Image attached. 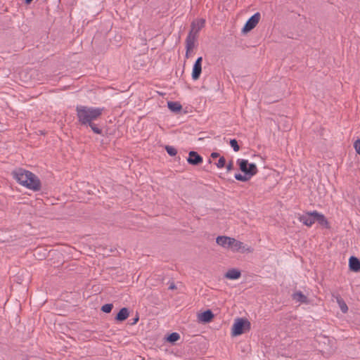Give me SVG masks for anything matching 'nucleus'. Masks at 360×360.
<instances>
[{
    "label": "nucleus",
    "instance_id": "4468645a",
    "mask_svg": "<svg viewBox=\"0 0 360 360\" xmlns=\"http://www.w3.org/2000/svg\"><path fill=\"white\" fill-rule=\"evenodd\" d=\"M195 46L194 37L192 34H188L186 39V58H188L190 57V53L193 50Z\"/></svg>",
    "mask_w": 360,
    "mask_h": 360
},
{
    "label": "nucleus",
    "instance_id": "cd10ccee",
    "mask_svg": "<svg viewBox=\"0 0 360 360\" xmlns=\"http://www.w3.org/2000/svg\"><path fill=\"white\" fill-rule=\"evenodd\" d=\"M226 165V160L224 157H220L218 162L216 163V166L218 168H223Z\"/></svg>",
    "mask_w": 360,
    "mask_h": 360
},
{
    "label": "nucleus",
    "instance_id": "f3484780",
    "mask_svg": "<svg viewBox=\"0 0 360 360\" xmlns=\"http://www.w3.org/2000/svg\"><path fill=\"white\" fill-rule=\"evenodd\" d=\"M294 300L300 303L307 304L309 302L308 298L301 291L295 292L292 295Z\"/></svg>",
    "mask_w": 360,
    "mask_h": 360
},
{
    "label": "nucleus",
    "instance_id": "f8f14e48",
    "mask_svg": "<svg viewBox=\"0 0 360 360\" xmlns=\"http://www.w3.org/2000/svg\"><path fill=\"white\" fill-rule=\"evenodd\" d=\"M299 219L304 225L310 227L315 222L314 216L311 214V212H307L305 214L302 215L299 217Z\"/></svg>",
    "mask_w": 360,
    "mask_h": 360
},
{
    "label": "nucleus",
    "instance_id": "bb28decb",
    "mask_svg": "<svg viewBox=\"0 0 360 360\" xmlns=\"http://www.w3.org/2000/svg\"><path fill=\"white\" fill-rule=\"evenodd\" d=\"M230 145L235 152H237L240 150V146L238 143V141L236 139H231Z\"/></svg>",
    "mask_w": 360,
    "mask_h": 360
},
{
    "label": "nucleus",
    "instance_id": "b1692460",
    "mask_svg": "<svg viewBox=\"0 0 360 360\" xmlns=\"http://www.w3.org/2000/svg\"><path fill=\"white\" fill-rule=\"evenodd\" d=\"M86 126H89L92 131L96 134H101L102 129H100L97 124H96L94 122H91V124H87Z\"/></svg>",
    "mask_w": 360,
    "mask_h": 360
},
{
    "label": "nucleus",
    "instance_id": "2eb2a0df",
    "mask_svg": "<svg viewBox=\"0 0 360 360\" xmlns=\"http://www.w3.org/2000/svg\"><path fill=\"white\" fill-rule=\"evenodd\" d=\"M349 269L354 272L360 271V260L356 257L352 256L349 259Z\"/></svg>",
    "mask_w": 360,
    "mask_h": 360
},
{
    "label": "nucleus",
    "instance_id": "393cba45",
    "mask_svg": "<svg viewBox=\"0 0 360 360\" xmlns=\"http://www.w3.org/2000/svg\"><path fill=\"white\" fill-rule=\"evenodd\" d=\"M165 150L170 156H174L177 153V150L173 146H166Z\"/></svg>",
    "mask_w": 360,
    "mask_h": 360
},
{
    "label": "nucleus",
    "instance_id": "a211bd4d",
    "mask_svg": "<svg viewBox=\"0 0 360 360\" xmlns=\"http://www.w3.org/2000/svg\"><path fill=\"white\" fill-rule=\"evenodd\" d=\"M129 315V309L126 307L122 308L115 316V320L117 321H125Z\"/></svg>",
    "mask_w": 360,
    "mask_h": 360
},
{
    "label": "nucleus",
    "instance_id": "aec40b11",
    "mask_svg": "<svg viewBox=\"0 0 360 360\" xmlns=\"http://www.w3.org/2000/svg\"><path fill=\"white\" fill-rule=\"evenodd\" d=\"M167 107L172 112H179L182 109L181 105L179 102L174 101H168Z\"/></svg>",
    "mask_w": 360,
    "mask_h": 360
},
{
    "label": "nucleus",
    "instance_id": "72a5a7b5",
    "mask_svg": "<svg viewBox=\"0 0 360 360\" xmlns=\"http://www.w3.org/2000/svg\"><path fill=\"white\" fill-rule=\"evenodd\" d=\"M33 0H25L26 4H30Z\"/></svg>",
    "mask_w": 360,
    "mask_h": 360
},
{
    "label": "nucleus",
    "instance_id": "c85d7f7f",
    "mask_svg": "<svg viewBox=\"0 0 360 360\" xmlns=\"http://www.w3.org/2000/svg\"><path fill=\"white\" fill-rule=\"evenodd\" d=\"M354 147L356 151V153L360 155V139H357L354 143Z\"/></svg>",
    "mask_w": 360,
    "mask_h": 360
},
{
    "label": "nucleus",
    "instance_id": "f257e3e1",
    "mask_svg": "<svg viewBox=\"0 0 360 360\" xmlns=\"http://www.w3.org/2000/svg\"><path fill=\"white\" fill-rule=\"evenodd\" d=\"M103 110V108H92L84 105H77L76 108L77 116L82 125H87L98 119Z\"/></svg>",
    "mask_w": 360,
    "mask_h": 360
},
{
    "label": "nucleus",
    "instance_id": "2f4dec72",
    "mask_svg": "<svg viewBox=\"0 0 360 360\" xmlns=\"http://www.w3.org/2000/svg\"><path fill=\"white\" fill-rule=\"evenodd\" d=\"M169 290H174L176 289V285L174 283H172L169 286Z\"/></svg>",
    "mask_w": 360,
    "mask_h": 360
},
{
    "label": "nucleus",
    "instance_id": "39448f33",
    "mask_svg": "<svg viewBox=\"0 0 360 360\" xmlns=\"http://www.w3.org/2000/svg\"><path fill=\"white\" fill-rule=\"evenodd\" d=\"M260 18L261 15L259 12L251 16L245 22L243 28L242 29V32L243 34H246L253 30L259 22Z\"/></svg>",
    "mask_w": 360,
    "mask_h": 360
},
{
    "label": "nucleus",
    "instance_id": "412c9836",
    "mask_svg": "<svg viewBox=\"0 0 360 360\" xmlns=\"http://www.w3.org/2000/svg\"><path fill=\"white\" fill-rule=\"evenodd\" d=\"M336 300H337V302L338 303L341 311L343 313H346L348 310V307H347L346 303L345 302V301L339 295L336 296Z\"/></svg>",
    "mask_w": 360,
    "mask_h": 360
},
{
    "label": "nucleus",
    "instance_id": "7ed1b4c3",
    "mask_svg": "<svg viewBox=\"0 0 360 360\" xmlns=\"http://www.w3.org/2000/svg\"><path fill=\"white\" fill-rule=\"evenodd\" d=\"M237 163L238 164L240 171L250 177L258 172L256 165L255 163H249L247 160L238 159Z\"/></svg>",
    "mask_w": 360,
    "mask_h": 360
},
{
    "label": "nucleus",
    "instance_id": "423d86ee",
    "mask_svg": "<svg viewBox=\"0 0 360 360\" xmlns=\"http://www.w3.org/2000/svg\"><path fill=\"white\" fill-rule=\"evenodd\" d=\"M27 182L25 184V186L29 189L34 191H39L41 189V182L39 178L32 173V175L28 176Z\"/></svg>",
    "mask_w": 360,
    "mask_h": 360
},
{
    "label": "nucleus",
    "instance_id": "c756f323",
    "mask_svg": "<svg viewBox=\"0 0 360 360\" xmlns=\"http://www.w3.org/2000/svg\"><path fill=\"white\" fill-rule=\"evenodd\" d=\"M233 169V162L232 160H231L228 165H226V169L228 172H230Z\"/></svg>",
    "mask_w": 360,
    "mask_h": 360
},
{
    "label": "nucleus",
    "instance_id": "ddd939ff",
    "mask_svg": "<svg viewBox=\"0 0 360 360\" xmlns=\"http://www.w3.org/2000/svg\"><path fill=\"white\" fill-rule=\"evenodd\" d=\"M311 214L314 216L315 221H317L320 225L326 228H329V223L323 214L316 211L311 212Z\"/></svg>",
    "mask_w": 360,
    "mask_h": 360
},
{
    "label": "nucleus",
    "instance_id": "0eeeda50",
    "mask_svg": "<svg viewBox=\"0 0 360 360\" xmlns=\"http://www.w3.org/2000/svg\"><path fill=\"white\" fill-rule=\"evenodd\" d=\"M205 22V21L204 19H200L198 20L197 21H193L191 23V29L188 34H192L194 37L195 42L198 37V33L204 27Z\"/></svg>",
    "mask_w": 360,
    "mask_h": 360
},
{
    "label": "nucleus",
    "instance_id": "5701e85b",
    "mask_svg": "<svg viewBox=\"0 0 360 360\" xmlns=\"http://www.w3.org/2000/svg\"><path fill=\"white\" fill-rule=\"evenodd\" d=\"M250 176H249L248 174H244L243 175L241 174H235V179L238 181H243V182H245V181H248L250 179Z\"/></svg>",
    "mask_w": 360,
    "mask_h": 360
},
{
    "label": "nucleus",
    "instance_id": "dca6fc26",
    "mask_svg": "<svg viewBox=\"0 0 360 360\" xmlns=\"http://www.w3.org/2000/svg\"><path fill=\"white\" fill-rule=\"evenodd\" d=\"M214 318V314L210 309H207L198 315V319L203 323H209Z\"/></svg>",
    "mask_w": 360,
    "mask_h": 360
},
{
    "label": "nucleus",
    "instance_id": "a878e982",
    "mask_svg": "<svg viewBox=\"0 0 360 360\" xmlns=\"http://www.w3.org/2000/svg\"><path fill=\"white\" fill-rule=\"evenodd\" d=\"M113 308L112 304H105L102 306L101 311L105 313H110Z\"/></svg>",
    "mask_w": 360,
    "mask_h": 360
},
{
    "label": "nucleus",
    "instance_id": "4be33fe9",
    "mask_svg": "<svg viewBox=\"0 0 360 360\" xmlns=\"http://www.w3.org/2000/svg\"><path fill=\"white\" fill-rule=\"evenodd\" d=\"M180 338V335L179 333H172L171 334H169L167 338V341L171 342V343H174L175 342H176L177 340H179Z\"/></svg>",
    "mask_w": 360,
    "mask_h": 360
},
{
    "label": "nucleus",
    "instance_id": "473e14b6",
    "mask_svg": "<svg viewBox=\"0 0 360 360\" xmlns=\"http://www.w3.org/2000/svg\"><path fill=\"white\" fill-rule=\"evenodd\" d=\"M139 321V316L136 315V316L134 319L133 323H136Z\"/></svg>",
    "mask_w": 360,
    "mask_h": 360
},
{
    "label": "nucleus",
    "instance_id": "f03ea898",
    "mask_svg": "<svg viewBox=\"0 0 360 360\" xmlns=\"http://www.w3.org/2000/svg\"><path fill=\"white\" fill-rule=\"evenodd\" d=\"M250 322L243 318H238L232 326L231 334L233 336H238L250 330Z\"/></svg>",
    "mask_w": 360,
    "mask_h": 360
},
{
    "label": "nucleus",
    "instance_id": "7c9ffc66",
    "mask_svg": "<svg viewBox=\"0 0 360 360\" xmlns=\"http://www.w3.org/2000/svg\"><path fill=\"white\" fill-rule=\"evenodd\" d=\"M218 157H219V154L218 153L214 152V153H212L211 154V158H214H214H218Z\"/></svg>",
    "mask_w": 360,
    "mask_h": 360
},
{
    "label": "nucleus",
    "instance_id": "6ab92c4d",
    "mask_svg": "<svg viewBox=\"0 0 360 360\" xmlns=\"http://www.w3.org/2000/svg\"><path fill=\"white\" fill-rule=\"evenodd\" d=\"M241 273L239 270L236 269H229L225 274V277L229 279H238L240 277Z\"/></svg>",
    "mask_w": 360,
    "mask_h": 360
},
{
    "label": "nucleus",
    "instance_id": "20e7f679",
    "mask_svg": "<svg viewBox=\"0 0 360 360\" xmlns=\"http://www.w3.org/2000/svg\"><path fill=\"white\" fill-rule=\"evenodd\" d=\"M13 175L20 184L25 186L29 179L28 176L32 175V172L22 168H18L13 172Z\"/></svg>",
    "mask_w": 360,
    "mask_h": 360
},
{
    "label": "nucleus",
    "instance_id": "9d476101",
    "mask_svg": "<svg viewBox=\"0 0 360 360\" xmlns=\"http://www.w3.org/2000/svg\"><path fill=\"white\" fill-rule=\"evenodd\" d=\"M187 161L190 165H198L202 162V158L195 151H191Z\"/></svg>",
    "mask_w": 360,
    "mask_h": 360
},
{
    "label": "nucleus",
    "instance_id": "1a4fd4ad",
    "mask_svg": "<svg viewBox=\"0 0 360 360\" xmlns=\"http://www.w3.org/2000/svg\"><path fill=\"white\" fill-rule=\"evenodd\" d=\"M231 243H232V244H231V249L233 252H240V251L242 252H244L245 251L252 252V250L250 249V248H246L242 242L237 240L233 238H232Z\"/></svg>",
    "mask_w": 360,
    "mask_h": 360
},
{
    "label": "nucleus",
    "instance_id": "9b49d317",
    "mask_svg": "<svg viewBox=\"0 0 360 360\" xmlns=\"http://www.w3.org/2000/svg\"><path fill=\"white\" fill-rule=\"evenodd\" d=\"M231 241H232V238L225 236H218L216 238V243L219 245H220L224 248H231V244H232Z\"/></svg>",
    "mask_w": 360,
    "mask_h": 360
},
{
    "label": "nucleus",
    "instance_id": "6e6552de",
    "mask_svg": "<svg viewBox=\"0 0 360 360\" xmlns=\"http://www.w3.org/2000/svg\"><path fill=\"white\" fill-rule=\"evenodd\" d=\"M202 58L199 57L195 60L192 70V79L193 80H197L200 78L201 72H202Z\"/></svg>",
    "mask_w": 360,
    "mask_h": 360
}]
</instances>
